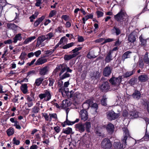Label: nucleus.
Here are the masks:
<instances>
[{
	"label": "nucleus",
	"instance_id": "obj_1",
	"mask_svg": "<svg viewBox=\"0 0 149 149\" xmlns=\"http://www.w3.org/2000/svg\"><path fill=\"white\" fill-rule=\"evenodd\" d=\"M123 132V138L122 139V144H121L119 141L115 142L113 144V146L116 149H123V145L125 146L126 144V140L130 138V136L128 129L125 127L122 128Z\"/></svg>",
	"mask_w": 149,
	"mask_h": 149
},
{
	"label": "nucleus",
	"instance_id": "obj_2",
	"mask_svg": "<svg viewBox=\"0 0 149 149\" xmlns=\"http://www.w3.org/2000/svg\"><path fill=\"white\" fill-rule=\"evenodd\" d=\"M75 127L77 130L80 133L85 131V127L86 130L88 132H90L91 125L90 122H86L84 124L80 123L77 124L75 125Z\"/></svg>",
	"mask_w": 149,
	"mask_h": 149
},
{
	"label": "nucleus",
	"instance_id": "obj_3",
	"mask_svg": "<svg viewBox=\"0 0 149 149\" xmlns=\"http://www.w3.org/2000/svg\"><path fill=\"white\" fill-rule=\"evenodd\" d=\"M59 70L60 71L59 73L60 76L66 70V71L69 72L70 73H71L72 71V70L70 69L66 64L64 63L58 65L54 71V72L56 73Z\"/></svg>",
	"mask_w": 149,
	"mask_h": 149
},
{
	"label": "nucleus",
	"instance_id": "obj_4",
	"mask_svg": "<svg viewBox=\"0 0 149 149\" xmlns=\"http://www.w3.org/2000/svg\"><path fill=\"white\" fill-rule=\"evenodd\" d=\"M122 81V77L121 76L118 77H112L109 80L110 83L113 86H116V89H118L119 87V85Z\"/></svg>",
	"mask_w": 149,
	"mask_h": 149
},
{
	"label": "nucleus",
	"instance_id": "obj_5",
	"mask_svg": "<svg viewBox=\"0 0 149 149\" xmlns=\"http://www.w3.org/2000/svg\"><path fill=\"white\" fill-rule=\"evenodd\" d=\"M38 96L40 99H44V100L46 101H49L51 99L52 97L50 92L47 90L44 91V93H41Z\"/></svg>",
	"mask_w": 149,
	"mask_h": 149
},
{
	"label": "nucleus",
	"instance_id": "obj_6",
	"mask_svg": "<svg viewBox=\"0 0 149 149\" xmlns=\"http://www.w3.org/2000/svg\"><path fill=\"white\" fill-rule=\"evenodd\" d=\"M101 146L104 149H109L112 146V144L109 139H105L102 141Z\"/></svg>",
	"mask_w": 149,
	"mask_h": 149
},
{
	"label": "nucleus",
	"instance_id": "obj_7",
	"mask_svg": "<svg viewBox=\"0 0 149 149\" xmlns=\"http://www.w3.org/2000/svg\"><path fill=\"white\" fill-rule=\"evenodd\" d=\"M107 118L110 120H112L118 118L119 114L115 113L113 111H109L107 113Z\"/></svg>",
	"mask_w": 149,
	"mask_h": 149
},
{
	"label": "nucleus",
	"instance_id": "obj_8",
	"mask_svg": "<svg viewBox=\"0 0 149 149\" xmlns=\"http://www.w3.org/2000/svg\"><path fill=\"white\" fill-rule=\"evenodd\" d=\"M125 15L123 12H120L114 16L115 19L120 22H123L125 19Z\"/></svg>",
	"mask_w": 149,
	"mask_h": 149
},
{
	"label": "nucleus",
	"instance_id": "obj_9",
	"mask_svg": "<svg viewBox=\"0 0 149 149\" xmlns=\"http://www.w3.org/2000/svg\"><path fill=\"white\" fill-rule=\"evenodd\" d=\"M112 70V68L109 66H106L104 69L103 74L106 77H109L111 74Z\"/></svg>",
	"mask_w": 149,
	"mask_h": 149
},
{
	"label": "nucleus",
	"instance_id": "obj_10",
	"mask_svg": "<svg viewBox=\"0 0 149 149\" xmlns=\"http://www.w3.org/2000/svg\"><path fill=\"white\" fill-rule=\"evenodd\" d=\"M81 94L79 92L74 93L73 94H72L71 93L70 95V97H72L73 99L75 101V102H77L78 101L81 99Z\"/></svg>",
	"mask_w": 149,
	"mask_h": 149
},
{
	"label": "nucleus",
	"instance_id": "obj_11",
	"mask_svg": "<svg viewBox=\"0 0 149 149\" xmlns=\"http://www.w3.org/2000/svg\"><path fill=\"white\" fill-rule=\"evenodd\" d=\"M80 115L81 119L84 121L86 120L88 118V113L85 110H81L80 112Z\"/></svg>",
	"mask_w": 149,
	"mask_h": 149
},
{
	"label": "nucleus",
	"instance_id": "obj_12",
	"mask_svg": "<svg viewBox=\"0 0 149 149\" xmlns=\"http://www.w3.org/2000/svg\"><path fill=\"white\" fill-rule=\"evenodd\" d=\"M49 70V66H46L43 67L39 70V74L40 75L44 76L48 74Z\"/></svg>",
	"mask_w": 149,
	"mask_h": 149
},
{
	"label": "nucleus",
	"instance_id": "obj_13",
	"mask_svg": "<svg viewBox=\"0 0 149 149\" xmlns=\"http://www.w3.org/2000/svg\"><path fill=\"white\" fill-rule=\"evenodd\" d=\"M109 83L108 82H103L100 86V88L102 91H105L109 89Z\"/></svg>",
	"mask_w": 149,
	"mask_h": 149
},
{
	"label": "nucleus",
	"instance_id": "obj_14",
	"mask_svg": "<svg viewBox=\"0 0 149 149\" xmlns=\"http://www.w3.org/2000/svg\"><path fill=\"white\" fill-rule=\"evenodd\" d=\"M46 39L45 37L44 36L39 37L37 39V42L36 45V47H39L41 43Z\"/></svg>",
	"mask_w": 149,
	"mask_h": 149
},
{
	"label": "nucleus",
	"instance_id": "obj_15",
	"mask_svg": "<svg viewBox=\"0 0 149 149\" xmlns=\"http://www.w3.org/2000/svg\"><path fill=\"white\" fill-rule=\"evenodd\" d=\"M91 78L93 80L99 78L100 77V73L98 71H96L92 73L91 75Z\"/></svg>",
	"mask_w": 149,
	"mask_h": 149
},
{
	"label": "nucleus",
	"instance_id": "obj_16",
	"mask_svg": "<svg viewBox=\"0 0 149 149\" xmlns=\"http://www.w3.org/2000/svg\"><path fill=\"white\" fill-rule=\"evenodd\" d=\"M112 52L110 51L106 56L105 61L106 63H109L112 60Z\"/></svg>",
	"mask_w": 149,
	"mask_h": 149
},
{
	"label": "nucleus",
	"instance_id": "obj_17",
	"mask_svg": "<svg viewBox=\"0 0 149 149\" xmlns=\"http://www.w3.org/2000/svg\"><path fill=\"white\" fill-rule=\"evenodd\" d=\"M47 60L43 58H40L37 60L35 63V64L36 65H39L42 64L47 62Z\"/></svg>",
	"mask_w": 149,
	"mask_h": 149
},
{
	"label": "nucleus",
	"instance_id": "obj_18",
	"mask_svg": "<svg viewBox=\"0 0 149 149\" xmlns=\"http://www.w3.org/2000/svg\"><path fill=\"white\" fill-rule=\"evenodd\" d=\"M70 84L69 81H66L64 83L63 87H62L61 92H65L66 93L69 91L68 89L67 88Z\"/></svg>",
	"mask_w": 149,
	"mask_h": 149
},
{
	"label": "nucleus",
	"instance_id": "obj_19",
	"mask_svg": "<svg viewBox=\"0 0 149 149\" xmlns=\"http://www.w3.org/2000/svg\"><path fill=\"white\" fill-rule=\"evenodd\" d=\"M114 125L111 123H109L106 127L107 131L110 133H112L113 132Z\"/></svg>",
	"mask_w": 149,
	"mask_h": 149
},
{
	"label": "nucleus",
	"instance_id": "obj_20",
	"mask_svg": "<svg viewBox=\"0 0 149 149\" xmlns=\"http://www.w3.org/2000/svg\"><path fill=\"white\" fill-rule=\"evenodd\" d=\"M139 80L141 82H144L148 80V77L147 75L143 74L140 75L138 77Z\"/></svg>",
	"mask_w": 149,
	"mask_h": 149
},
{
	"label": "nucleus",
	"instance_id": "obj_21",
	"mask_svg": "<svg viewBox=\"0 0 149 149\" xmlns=\"http://www.w3.org/2000/svg\"><path fill=\"white\" fill-rule=\"evenodd\" d=\"M45 17L44 16H42L40 17L38 19L34 24V25L35 27L38 26L44 19Z\"/></svg>",
	"mask_w": 149,
	"mask_h": 149
},
{
	"label": "nucleus",
	"instance_id": "obj_22",
	"mask_svg": "<svg viewBox=\"0 0 149 149\" xmlns=\"http://www.w3.org/2000/svg\"><path fill=\"white\" fill-rule=\"evenodd\" d=\"M132 96L134 99L138 100L140 97L141 94L139 91H135L132 94Z\"/></svg>",
	"mask_w": 149,
	"mask_h": 149
},
{
	"label": "nucleus",
	"instance_id": "obj_23",
	"mask_svg": "<svg viewBox=\"0 0 149 149\" xmlns=\"http://www.w3.org/2000/svg\"><path fill=\"white\" fill-rule=\"evenodd\" d=\"M132 52L127 51L124 53L122 56V59L124 60L125 59L130 58V57Z\"/></svg>",
	"mask_w": 149,
	"mask_h": 149
},
{
	"label": "nucleus",
	"instance_id": "obj_24",
	"mask_svg": "<svg viewBox=\"0 0 149 149\" xmlns=\"http://www.w3.org/2000/svg\"><path fill=\"white\" fill-rule=\"evenodd\" d=\"M77 55V54H73L70 55H65L64 57V59L65 60L68 61Z\"/></svg>",
	"mask_w": 149,
	"mask_h": 149
},
{
	"label": "nucleus",
	"instance_id": "obj_25",
	"mask_svg": "<svg viewBox=\"0 0 149 149\" xmlns=\"http://www.w3.org/2000/svg\"><path fill=\"white\" fill-rule=\"evenodd\" d=\"M139 39L141 42V44L142 46H145L146 44V39H145L142 35H141L139 37Z\"/></svg>",
	"mask_w": 149,
	"mask_h": 149
},
{
	"label": "nucleus",
	"instance_id": "obj_26",
	"mask_svg": "<svg viewBox=\"0 0 149 149\" xmlns=\"http://www.w3.org/2000/svg\"><path fill=\"white\" fill-rule=\"evenodd\" d=\"M72 129L70 127H68L65 129H63L62 133H64L67 134H72Z\"/></svg>",
	"mask_w": 149,
	"mask_h": 149
},
{
	"label": "nucleus",
	"instance_id": "obj_27",
	"mask_svg": "<svg viewBox=\"0 0 149 149\" xmlns=\"http://www.w3.org/2000/svg\"><path fill=\"white\" fill-rule=\"evenodd\" d=\"M43 80V78L42 77L38 78L36 80L34 84L38 86H39L41 84Z\"/></svg>",
	"mask_w": 149,
	"mask_h": 149
},
{
	"label": "nucleus",
	"instance_id": "obj_28",
	"mask_svg": "<svg viewBox=\"0 0 149 149\" xmlns=\"http://www.w3.org/2000/svg\"><path fill=\"white\" fill-rule=\"evenodd\" d=\"M135 71L134 70L131 71H127L125 72L123 75L124 77L127 78L130 77L132 75L134 72Z\"/></svg>",
	"mask_w": 149,
	"mask_h": 149
},
{
	"label": "nucleus",
	"instance_id": "obj_29",
	"mask_svg": "<svg viewBox=\"0 0 149 149\" xmlns=\"http://www.w3.org/2000/svg\"><path fill=\"white\" fill-rule=\"evenodd\" d=\"M49 116L50 118V122L52 121V119L54 120H56L57 119V116L56 113H49Z\"/></svg>",
	"mask_w": 149,
	"mask_h": 149
},
{
	"label": "nucleus",
	"instance_id": "obj_30",
	"mask_svg": "<svg viewBox=\"0 0 149 149\" xmlns=\"http://www.w3.org/2000/svg\"><path fill=\"white\" fill-rule=\"evenodd\" d=\"M27 85L26 84L22 85L20 87V89L24 93H26L27 92Z\"/></svg>",
	"mask_w": 149,
	"mask_h": 149
},
{
	"label": "nucleus",
	"instance_id": "obj_31",
	"mask_svg": "<svg viewBox=\"0 0 149 149\" xmlns=\"http://www.w3.org/2000/svg\"><path fill=\"white\" fill-rule=\"evenodd\" d=\"M42 137L43 138L44 141H43L42 142L43 143L48 144L49 143V138L48 136H46L45 134H44L42 136Z\"/></svg>",
	"mask_w": 149,
	"mask_h": 149
},
{
	"label": "nucleus",
	"instance_id": "obj_32",
	"mask_svg": "<svg viewBox=\"0 0 149 149\" xmlns=\"http://www.w3.org/2000/svg\"><path fill=\"white\" fill-rule=\"evenodd\" d=\"M36 38V37L35 36H33L29 37L25 40L24 42V43L25 44H27L29 42H31L32 40H34Z\"/></svg>",
	"mask_w": 149,
	"mask_h": 149
},
{
	"label": "nucleus",
	"instance_id": "obj_33",
	"mask_svg": "<svg viewBox=\"0 0 149 149\" xmlns=\"http://www.w3.org/2000/svg\"><path fill=\"white\" fill-rule=\"evenodd\" d=\"M136 40L135 37L132 34L130 35L128 37V40L131 42H134Z\"/></svg>",
	"mask_w": 149,
	"mask_h": 149
},
{
	"label": "nucleus",
	"instance_id": "obj_34",
	"mask_svg": "<svg viewBox=\"0 0 149 149\" xmlns=\"http://www.w3.org/2000/svg\"><path fill=\"white\" fill-rule=\"evenodd\" d=\"M148 52H146L144 55L143 60L144 62L146 64H149V58L148 56Z\"/></svg>",
	"mask_w": 149,
	"mask_h": 149
},
{
	"label": "nucleus",
	"instance_id": "obj_35",
	"mask_svg": "<svg viewBox=\"0 0 149 149\" xmlns=\"http://www.w3.org/2000/svg\"><path fill=\"white\" fill-rule=\"evenodd\" d=\"M21 34H18L16 35L15 37L13 38L14 40L13 42L16 43L17 40H21L22 39V37L21 36Z\"/></svg>",
	"mask_w": 149,
	"mask_h": 149
},
{
	"label": "nucleus",
	"instance_id": "obj_36",
	"mask_svg": "<svg viewBox=\"0 0 149 149\" xmlns=\"http://www.w3.org/2000/svg\"><path fill=\"white\" fill-rule=\"evenodd\" d=\"M61 109H65L68 106V100H64L63 101L62 104L61 105Z\"/></svg>",
	"mask_w": 149,
	"mask_h": 149
},
{
	"label": "nucleus",
	"instance_id": "obj_37",
	"mask_svg": "<svg viewBox=\"0 0 149 149\" xmlns=\"http://www.w3.org/2000/svg\"><path fill=\"white\" fill-rule=\"evenodd\" d=\"M112 31L115 33L116 35H118L121 33L120 29L118 28L115 26L112 29Z\"/></svg>",
	"mask_w": 149,
	"mask_h": 149
},
{
	"label": "nucleus",
	"instance_id": "obj_38",
	"mask_svg": "<svg viewBox=\"0 0 149 149\" xmlns=\"http://www.w3.org/2000/svg\"><path fill=\"white\" fill-rule=\"evenodd\" d=\"M69 72L66 71L64 74H63L62 76H61L60 77V79H64L66 78L67 77H70V74H69L68 72Z\"/></svg>",
	"mask_w": 149,
	"mask_h": 149
},
{
	"label": "nucleus",
	"instance_id": "obj_39",
	"mask_svg": "<svg viewBox=\"0 0 149 149\" xmlns=\"http://www.w3.org/2000/svg\"><path fill=\"white\" fill-rule=\"evenodd\" d=\"M74 43L73 42L68 43L63 46V48L64 49L69 48L74 46Z\"/></svg>",
	"mask_w": 149,
	"mask_h": 149
},
{
	"label": "nucleus",
	"instance_id": "obj_40",
	"mask_svg": "<svg viewBox=\"0 0 149 149\" xmlns=\"http://www.w3.org/2000/svg\"><path fill=\"white\" fill-rule=\"evenodd\" d=\"M138 113L136 111H132L131 112L130 115L132 116V118H137L139 116Z\"/></svg>",
	"mask_w": 149,
	"mask_h": 149
},
{
	"label": "nucleus",
	"instance_id": "obj_41",
	"mask_svg": "<svg viewBox=\"0 0 149 149\" xmlns=\"http://www.w3.org/2000/svg\"><path fill=\"white\" fill-rule=\"evenodd\" d=\"M45 36L46 39L49 40L54 37V35L53 33L50 32Z\"/></svg>",
	"mask_w": 149,
	"mask_h": 149
},
{
	"label": "nucleus",
	"instance_id": "obj_42",
	"mask_svg": "<svg viewBox=\"0 0 149 149\" xmlns=\"http://www.w3.org/2000/svg\"><path fill=\"white\" fill-rule=\"evenodd\" d=\"M101 102L102 105L104 106H106L107 105V98L103 96Z\"/></svg>",
	"mask_w": 149,
	"mask_h": 149
},
{
	"label": "nucleus",
	"instance_id": "obj_43",
	"mask_svg": "<svg viewBox=\"0 0 149 149\" xmlns=\"http://www.w3.org/2000/svg\"><path fill=\"white\" fill-rule=\"evenodd\" d=\"M91 107L92 108V109H94L95 111H96V110L97 109L98 106L97 104L96 103L92 104L91 106Z\"/></svg>",
	"mask_w": 149,
	"mask_h": 149
},
{
	"label": "nucleus",
	"instance_id": "obj_44",
	"mask_svg": "<svg viewBox=\"0 0 149 149\" xmlns=\"http://www.w3.org/2000/svg\"><path fill=\"white\" fill-rule=\"evenodd\" d=\"M58 86L60 88L59 89V91H62V87H63V81L61 80H59L58 81Z\"/></svg>",
	"mask_w": 149,
	"mask_h": 149
},
{
	"label": "nucleus",
	"instance_id": "obj_45",
	"mask_svg": "<svg viewBox=\"0 0 149 149\" xmlns=\"http://www.w3.org/2000/svg\"><path fill=\"white\" fill-rule=\"evenodd\" d=\"M39 110V108L36 106H35L32 109V112L34 113H37L38 112Z\"/></svg>",
	"mask_w": 149,
	"mask_h": 149
},
{
	"label": "nucleus",
	"instance_id": "obj_46",
	"mask_svg": "<svg viewBox=\"0 0 149 149\" xmlns=\"http://www.w3.org/2000/svg\"><path fill=\"white\" fill-rule=\"evenodd\" d=\"M139 67L141 68H143L144 65L143 60L142 59L139 60L138 62Z\"/></svg>",
	"mask_w": 149,
	"mask_h": 149
},
{
	"label": "nucleus",
	"instance_id": "obj_47",
	"mask_svg": "<svg viewBox=\"0 0 149 149\" xmlns=\"http://www.w3.org/2000/svg\"><path fill=\"white\" fill-rule=\"evenodd\" d=\"M90 106L86 102H84L82 105V107L85 110L88 109Z\"/></svg>",
	"mask_w": 149,
	"mask_h": 149
},
{
	"label": "nucleus",
	"instance_id": "obj_48",
	"mask_svg": "<svg viewBox=\"0 0 149 149\" xmlns=\"http://www.w3.org/2000/svg\"><path fill=\"white\" fill-rule=\"evenodd\" d=\"M26 55V54L25 52H22L21 53L19 58L21 60H24L25 58V56Z\"/></svg>",
	"mask_w": 149,
	"mask_h": 149
},
{
	"label": "nucleus",
	"instance_id": "obj_49",
	"mask_svg": "<svg viewBox=\"0 0 149 149\" xmlns=\"http://www.w3.org/2000/svg\"><path fill=\"white\" fill-rule=\"evenodd\" d=\"M101 128L99 127L95 131V134H96L99 136H101L102 135V132L101 131L99 130Z\"/></svg>",
	"mask_w": 149,
	"mask_h": 149
},
{
	"label": "nucleus",
	"instance_id": "obj_50",
	"mask_svg": "<svg viewBox=\"0 0 149 149\" xmlns=\"http://www.w3.org/2000/svg\"><path fill=\"white\" fill-rule=\"evenodd\" d=\"M104 42L102 43V44H104L107 42H112L114 40L112 38H108L106 39H104Z\"/></svg>",
	"mask_w": 149,
	"mask_h": 149
},
{
	"label": "nucleus",
	"instance_id": "obj_51",
	"mask_svg": "<svg viewBox=\"0 0 149 149\" xmlns=\"http://www.w3.org/2000/svg\"><path fill=\"white\" fill-rule=\"evenodd\" d=\"M56 11L55 10H52L49 13V17H52L56 14Z\"/></svg>",
	"mask_w": 149,
	"mask_h": 149
},
{
	"label": "nucleus",
	"instance_id": "obj_52",
	"mask_svg": "<svg viewBox=\"0 0 149 149\" xmlns=\"http://www.w3.org/2000/svg\"><path fill=\"white\" fill-rule=\"evenodd\" d=\"M38 14V12H36L34 14L30 17L29 18L30 19L32 18L33 19H35L37 17Z\"/></svg>",
	"mask_w": 149,
	"mask_h": 149
},
{
	"label": "nucleus",
	"instance_id": "obj_53",
	"mask_svg": "<svg viewBox=\"0 0 149 149\" xmlns=\"http://www.w3.org/2000/svg\"><path fill=\"white\" fill-rule=\"evenodd\" d=\"M79 120V119L78 118L76 119V120L74 122H72V124H71L69 121H66L65 123H67L68 125H71L73 124L76 123L78 122Z\"/></svg>",
	"mask_w": 149,
	"mask_h": 149
},
{
	"label": "nucleus",
	"instance_id": "obj_54",
	"mask_svg": "<svg viewBox=\"0 0 149 149\" xmlns=\"http://www.w3.org/2000/svg\"><path fill=\"white\" fill-rule=\"evenodd\" d=\"M13 143L14 144L16 145H18L19 144L20 142L18 140L16 139L15 137L13 139Z\"/></svg>",
	"mask_w": 149,
	"mask_h": 149
},
{
	"label": "nucleus",
	"instance_id": "obj_55",
	"mask_svg": "<svg viewBox=\"0 0 149 149\" xmlns=\"http://www.w3.org/2000/svg\"><path fill=\"white\" fill-rule=\"evenodd\" d=\"M54 52V50L53 49H50L46 51L45 52V54H46L50 55L52 54Z\"/></svg>",
	"mask_w": 149,
	"mask_h": 149
},
{
	"label": "nucleus",
	"instance_id": "obj_56",
	"mask_svg": "<svg viewBox=\"0 0 149 149\" xmlns=\"http://www.w3.org/2000/svg\"><path fill=\"white\" fill-rule=\"evenodd\" d=\"M44 117L46 120L50 122V118L49 115H48L47 113H45L44 115Z\"/></svg>",
	"mask_w": 149,
	"mask_h": 149
},
{
	"label": "nucleus",
	"instance_id": "obj_57",
	"mask_svg": "<svg viewBox=\"0 0 149 149\" xmlns=\"http://www.w3.org/2000/svg\"><path fill=\"white\" fill-rule=\"evenodd\" d=\"M87 57L88 58L91 59L92 58H96V56L94 55H91L90 53L89 52L87 55Z\"/></svg>",
	"mask_w": 149,
	"mask_h": 149
},
{
	"label": "nucleus",
	"instance_id": "obj_58",
	"mask_svg": "<svg viewBox=\"0 0 149 149\" xmlns=\"http://www.w3.org/2000/svg\"><path fill=\"white\" fill-rule=\"evenodd\" d=\"M54 129L56 133H58L60 130V128L58 126H56L54 127Z\"/></svg>",
	"mask_w": 149,
	"mask_h": 149
},
{
	"label": "nucleus",
	"instance_id": "obj_59",
	"mask_svg": "<svg viewBox=\"0 0 149 149\" xmlns=\"http://www.w3.org/2000/svg\"><path fill=\"white\" fill-rule=\"evenodd\" d=\"M49 81V86H52L54 82V80L53 79H50Z\"/></svg>",
	"mask_w": 149,
	"mask_h": 149
},
{
	"label": "nucleus",
	"instance_id": "obj_60",
	"mask_svg": "<svg viewBox=\"0 0 149 149\" xmlns=\"http://www.w3.org/2000/svg\"><path fill=\"white\" fill-rule=\"evenodd\" d=\"M88 104L89 106H91L92 104L93 103V101L92 99H88L86 100V102Z\"/></svg>",
	"mask_w": 149,
	"mask_h": 149
},
{
	"label": "nucleus",
	"instance_id": "obj_61",
	"mask_svg": "<svg viewBox=\"0 0 149 149\" xmlns=\"http://www.w3.org/2000/svg\"><path fill=\"white\" fill-rule=\"evenodd\" d=\"M97 15L98 17H102L103 15V13L101 11H98L97 12Z\"/></svg>",
	"mask_w": 149,
	"mask_h": 149
},
{
	"label": "nucleus",
	"instance_id": "obj_62",
	"mask_svg": "<svg viewBox=\"0 0 149 149\" xmlns=\"http://www.w3.org/2000/svg\"><path fill=\"white\" fill-rule=\"evenodd\" d=\"M10 120L13 123H14V125H16V123H18V122L16 120H15L14 118H11L10 119Z\"/></svg>",
	"mask_w": 149,
	"mask_h": 149
},
{
	"label": "nucleus",
	"instance_id": "obj_63",
	"mask_svg": "<svg viewBox=\"0 0 149 149\" xmlns=\"http://www.w3.org/2000/svg\"><path fill=\"white\" fill-rule=\"evenodd\" d=\"M41 53V51L38 50L35 52L34 54L36 57H38L40 54Z\"/></svg>",
	"mask_w": 149,
	"mask_h": 149
},
{
	"label": "nucleus",
	"instance_id": "obj_64",
	"mask_svg": "<svg viewBox=\"0 0 149 149\" xmlns=\"http://www.w3.org/2000/svg\"><path fill=\"white\" fill-rule=\"evenodd\" d=\"M33 104L32 102H28L27 103H25V105H27L28 107H30L33 105Z\"/></svg>",
	"mask_w": 149,
	"mask_h": 149
}]
</instances>
